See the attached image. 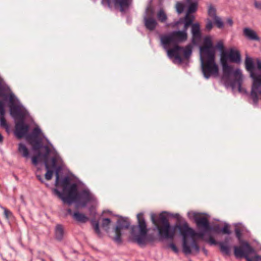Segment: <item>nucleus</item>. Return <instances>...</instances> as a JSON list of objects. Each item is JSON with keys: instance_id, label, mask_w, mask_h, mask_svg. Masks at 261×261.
I'll return each mask as SVG.
<instances>
[{"instance_id": "nucleus-1", "label": "nucleus", "mask_w": 261, "mask_h": 261, "mask_svg": "<svg viewBox=\"0 0 261 261\" xmlns=\"http://www.w3.org/2000/svg\"><path fill=\"white\" fill-rule=\"evenodd\" d=\"M46 172L45 178L49 180L52 178L53 173L56 175V188L53 189L54 194L62 200L65 204V175L64 174V164L61 158L55 155L45 161Z\"/></svg>"}, {"instance_id": "nucleus-2", "label": "nucleus", "mask_w": 261, "mask_h": 261, "mask_svg": "<svg viewBox=\"0 0 261 261\" xmlns=\"http://www.w3.org/2000/svg\"><path fill=\"white\" fill-rule=\"evenodd\" d=\"M75 178V176L66 169V203H75L76 208L84 207L91 200V195L87 190L78 192L77 184H70Z\"/></svg>"}, {"instance_id": "nucleus-3", "label": "nucleus", "mask_w": 261, "mask_h": 261, "mask_svg": "<svg viewBox=\"0 0 261 261\" xmlns=\"http://www.w3.org/2000/svg\"><path fill=\"white\" fill-rule=\"evenodd\" d=\"M178 229L180 233L182 236V251L187 255L191 253L193 249L196 253L199 251V247L194 239L195 237L202 238L204 235L203 232H196L192 228L189 226L188 223L185 221L182 224L175 226Z\"/></svg>"}, {"instance_id": "nucleus-4", "label": "nucleus", "mask_w": 261, "mask_h": 261, "mask_svg": "<svg viewBox=\"0 0 261 261\" xmlns=\"http://www.w3.org/2000/svg\"><path fill=\"white\" fill-rule=\"evenodd\" d=\"M138 224L132 227V234L134 241L140 246L145 245L148 242L153 241L150 235L147 234L148 229L143 213H139L137 216Z\"/></svg>"}, {"instance_id": "nucleus-5", "label": "nucleus", "mask_w": 261, "mask_h": 261, "mask_svg": "<svg viewBox=\"0 0 261 261\" xmlns=\"http://www.w3.org/2000/svg\"><path fill=\"white\" fill-rule=\"evenodd\" d=\"M228 59H229L228 53L225 51L221 53L220 62L222 66V79L227 82L229 80L231 74H232L234 80L231 84L232 87L234 88L236 84H237L239 91L242 92L241 85L243 82V75L241 71L239 68L233 71L232 67L227 63Z\"/></svg>"}, {"instance_id": "nucleus-6", "label": "nucleus", "mask_w": 261, "mask_h": 261, "mask_svg": "<svg viewBox=\"0 0 261 261\" xmlns=\"http://www.w3.org/2000/svg\"><path fill=\"white\" fill-rule=\"evenodd\" d=\"M10 113L11 116L18 121L15 123V134L16 136L21 139L25 136L29 131L28 125L24 123L25 113L20 106L14 103L9 105Z\"/></svg>"}, {"instance_id": "nucleus-7", "label": "nucleus", "mask_w": 261, "mask_h": 261, "mask_svg": "<svg viewBox=\"0 0 261 261\" xmlns=\"http://www.w3.org/2000/svg\"><path fill=\"white\" fill-rule=\"evenodd\" d=\"M151 221L158 229L159 236L164 239H173L175 235V229L171 226L169 220L164 213L159 216L151 214Z\"/></svg>"}, {"instance_id": "nucleus-8", "label": "nucleus", "mask_w": 261, "mask_h": 261, "mask_svg": "<svg viewBox=\"0 0 261 261\" xmlns=\"http://www.w3.org/2000/svg\"><path fill=\"white\" fill-rule=\"evenodd\" d=\"M200 60L202 72L205 79L218 75L219 67L215 62V55L201 56Z\"/></svg>"}, {"instance_id": "nucleus-9", "label": "nucleus", "mask_w": 261, "mask_h": 261, "mask_svg": "<svg viewBox=\"0 0 261 261\" xmlns=\"http://www.w3.org/2000/svg\"><path fill=\"white\" fill-rule=\"evenodd\" d=\"M188 35L185 31H173L168 35L161 36V41L164 47L167 49L170 44L175 45L187 40Z\"/></svg>"}, {"instance_id": "nucleus-10", "label": "nucleus", "mask_w": 261, "mask_h": 261, "mask_svg": "<svg viewBox=\"0 0 261 261\" xmlns=\"http://www.w3.org/2000/svg\"><path fill=\"white\" fill-rule=\"evenodd\" d=\"M254 252V249L247 242H244L240 246L234 247V254L237 258L244 257L247 261H261V256L255 255L250 257L249 255Z\"/></svg>"}, {"instance_id": "nucleus-11", "label": "nucleus", "mask_w": 261, "mask_h": 261, "mask_svg": "<svg viewBox=\"0 0 261 261\" xmlns=\"http://www.w3.org/2000/svg\"><path fill=\"white\" fill-rule=\"evenodd\" d=\"M192 47L191 45H188L185 47L176 45L173 48L167 49L168 55L170 58L174 57L180 63L182 62L181 54H183L184 58L188 59L192 54Z\"/></svg>"}, {"instance_id": "nucleus-12", "label": "nucleus", "mask_w": 261, "mask_h": 261, "mask_svg": "<svg viewBox=\"0 0 261 261\" xmlns=\"http://www.w3.org/2000/svg\"><path fill=\"white\" fill-rule=\"evenodd\" d=\"M9 101V105L16 102V98L10 87L0 78V101Z\"/></svg>"}, {"instance_id": "nucleus-13", "label": "nucleus", "mask_w": 261, "mask_h": 261, "mask_svg": "<svg viewBox=\"0 0 261 261\" xmlns=\"http://www.w3.org/2000/svg\"><path fill=\"white\" fill-rule=\"evenodd\" d=\"M130 225V222L127 218H120L117 222V226L115 228V236L113 240L117 244L122 243L121 231L123 229H127Z\"/></svg>"}, {"instance_id": "nucleus-14", "label": "nucleus", "mask_w": 261, "mask_h": 261, "mask_svg": "<svg viewBox=\"0 0 261 261\" xmlns=\"http://www.w3.org/2000/svg\"><path fill=\"white\" fill-rule=\"evenodd\" d=\"M200 50L202 56L215 55L212 41L210 37H207L204 38V45L200 47Z\"/></svg>"}, {"instance_id": "nucleus-15", "label": "nucleus", "mask_w": 261, "mask_h": 261, "mask_svg": "<svg viewBox=\"0 0 261 261\" xmlns=\"http://www.w3.org/2000/svg\"><path fill=\"white\" fill-rule=\"evenodd\" d=\"M193 218L199 229H203L204 231L211 230V227L207 219L204 217H199L197 214H193Z\"/></svg>"}, {"instance_id": "nucleus-16", "label": "nucleus", "mask_w": 261, "mask_h": 261, "mask_svg": "<svg viewBox=\"0 0 261 261\" xmlns=\"http://www.w3.org/2000/svg\"><path fill=\"white\" fill-rule=\"evenodd\" d=\"M144 24L146 29L149 31H153L158 25V22L153 17L152 14L149 16H145L143 18Z\"/></svg>"}, {"instance_id": "nucleus-17", "label": "nucleus", "mask_w": 261, "mask_h": 261, "mask_svg": "<svg viewBox=\"0 0 261 261\" xmlns=\"http://www.w3.org/2000/svg\"><path fill=\"white\" fill-rule=\"evenodd\" d=\"M192 42L196 43L199 42L201 38V34L200 30V25L198 23H195L192 25Z\"/></svg>"}, {"instance_id": "nucleus-18", "label": "nucleus", "mask_w": 261, "mask_h": 261, "mask_svg": "<svg viewBox=\"0 0 261 261\" xmlns=\"http://www.w3.org/2000/svg\"><path fill=\"white\" fill-rule=\"evenodd\" d=\"M68 212L71 215L73 219L78 223H85L89 220V218L87 217L85 214L81 213L78 211L74 212L72 214L70 210H68Z\"/></svg>"}, {"instance_id": "nucleus-19", "label": "nucleus", "mask_w": 261, "mask_h": 261, "mask_svg": "<svg viewBox=\"0 0 261 261\" xmlns=\"http://www.w3.org/2000/svg\"><path fill=\"white\" fill-rule=\"evenodd\" d=\"M6 101H0V126L5 128H8V125L5 118L6 113L5 104Z\"/></svg>"}, {"instance_id": "nucleus-20", "label": "nucleus", "mask_w": 261, "mask_h": 261, "mask_svg": "<svg viewBox=\"0 0 261 261\" xmlns=\"http://www.w3.org/2000/svg\"><path fill=\"white\" fill-rule=\"evenodd\" d=\"M243 35L248 39L250 40L259 41V38L256 32L253 30L248 28H245L243 29Z\"/></svg>"}, {"instance_id": "nucleus-21", "label": "nucleus", "mask_w": 261, "mask_h": 261, "mask_svg": "<svg viewBox=\"0 0 261 261\" xmlns=\"http://www.w3.org/2000/svg\"><path fill=\"white\" fill-rule=\"evenodd\" d=\"M115 7L119 6L121 12H123L128 8L132 3V0H113Z\"/></svg>"}, {"instance_id": "nucleus-22", "label": "nucleus", "mask_w": 261, "mask_h": 261, "mask_svg": "<svg viewBox=\"0 0 261 261\" xmlns=\"http://www.w3.org/2000/svg\"><path fill=\"white\" fill-rule=\"evenodd\" d=\"M228 57L231 62L239 63L241 62V55L237 50L230 49L228 53Z\"/></svg>"}, {"instance_id": "nucleus-23", "label": "nucleus", "mask_w": 261, "mask_h": 261, "mask_svg": "<svg viewBox=\"0 0 261 261\" xmlns=\"http://www.w3.org/2000/svg\"><path fill=\"white\" fill-rule=\"evenodd\" d=\"M229 240V238H226L225 239L224 242H220L218 243L221 252L223 255L227 256L230 255V247L227 245Z\"/></svg>"}, {"instance_id": "nucleus-24", "label": "nucleus", "mask_w": 261, "mask_h": 261, "mask_svg": "<svg viewBox=\"0 0 261 261\" xmlns=\"http://www.w3.org/2000/svg\"><path fill=\"white\" fill-rule=\"evenodd\" d=\"M56 239L59 241L63 239L64 236V230L61 225H57L55 231Z\"/></svg>"}, {"instance_id": "nucleus-25", "label": "nucleus", "mask_w": 261, "mask_h": 261, "mask_svg": "<svg viewBox=\"0 0 261 261\" xmlns=\"http://www.w3.org/2000/svg\"><path fill=\"white\" fill-rule=\"evenodd\" d=\"M18 150L20 153L24 158H28L29 156V151L27 147L23 143H19L18 145Z\"/></svg>"}, {"instance_id": "nucleus-26", "label": "nucleus", "mask_w": 261, "mask_h": 261, "mask_svg": "<svg viewBox=\"0 0 261 261\" xmlns=\"http://www.w3.org/2000/svg\"><path fill=\"white\" fill-rule=\"evenodd\" d=\"M156 17L159 21L162 23L165 22L168 18L166 13L163 9H160L157 12Z\"/></svg>"}, {"instance_id": "nucleus-27", "label": "nucleus", "mask_w": 261, "mask_h": 261, "mask_svg": "<svg viewBox=\"0 0 261 261\" xmlns=\"http://www.w3.org/2000/svg\"><path fill=\"white\" fill-rule=\"evenodd\" d=\"M184 31H185L186 32L189 26L193 24V18L191 17L190 15H188V14H186V16L184 18Z\"/></svg>"}, {"instance_id": "nucleus-28", "label": "nucleus", "mask_w": 261, "mask_h": 261, "mask_svg": "<svg viewBox=\"0 0 261 261\" xmlns=\"http://www.w3.org/2000/svg\"><path fill=\"white\" fill-rule=\"evenodd\" d=\"M188 3L189 4V5L188 8L187 14H188V15H190V14L196 11L198 6V2L196 1L192 3L191 2Z\"/></svg>"}, {"instance_id": "nucleus-29", "label": "nucleus", "mask_w": 261, "mask_h": 261, "mask_svg": "<svg viewBox=\"0 0 261 261\" xmlns=\"http://www.w3.org/2000/svg\"><path fill=\"white\" fill-rule=\"evenodd\" d=\"M41 129L38 127H35L34 128L31 135L27 137L28 139H38L39 136L41 134Z\"/></svg>"}, {"instance_id": "nucleus-30", "label": "nucleus", "mask_w": 261, "mask_h": 261, "mask_svg": "<svg viewBox=\"0 0 261 261\" xmlns=\"http://www.w3.org/2000/svg\"><path fill=\"white\" fill-rule=\"evenodd\" d=\"M207 13L208 16L213 19L218 17L216 14V9L212 5L208 6Z\"/></svg>"}, {"instance_id": "nucleus-31", "label": "nucleus", "mask_w": 261, "mask_h": 261, "mask_svg": "<svg viewBox=\"0 0 261 261\" xmlns=\"http://www.w3.org/2000/svg\"><path fill=\"white\" fill-rule=\"evenodd\" d=\"M91 224L93 226V228L95 232L97 234L98 237L101 236V233L99 227V223L97 221L91 220Z\"/></svg>"}, {"instance_id": "nucleus-32", "label": "nucleus", "mask_w": 261, "mask_h": 261, "mask_svg": "<svg viewBox=\"0 0 261 261\" xmlns=\"http://www.w3.org/2000/svg\"><path fill=\"white\" fill-rule=\"evenodd\" d=\"M111 222V220L109 218H104L102 220L101 227L107 231H108L109 225Z\"/></svg>"}, {"instance_id": "nucleus-33", "label": "nucleus", "mask_w": 261, "mask_h": 261, "mask_svg": "<svg viewBox=\"0 0 261 261\" xmlns=\"http://www.w3.org/2000/svg\"><path fill=\"white\" fill-rule=\"evenodd\" d=\"M29 141H31V143L33 145V149L35 150H39L41 148V144L39 141L38 139H28Z\"/></svg>"}, {"instance_id": "nucleus-34", "label": "nucleus", "mask_w": 261, "mask_h": 261, "mask_svg": "<svg viewBox=\"0 0 261 261\" xmlns=\"http://www.w3.org/2000/svg\"><path fill=\"white\" fill-rule=\"evenodd\" d=\"M214 20V22L217 26V27L219 29L223 28L224 24V22L222 20L221 18L219 16L213 19Z\"/></svg>"}, {"instance_id": "nucleus-35", "label": "nucleus", "mask_w": 261, "mask_h": 261, "mask_svg": "<svg viewBox=\"0 0 261 261\" xmlns=\"http://www.w3.org/2000/svg\"><path fill=\"white\" fill-rule=\"evenodd\" d=\"M185 9V5L180 2H177L176 4V9L178 13L181 14L183 12Z\"/></svg>"}, {"instance_id": "nucleus-36", "label": "nucleus", "mask_w": 261, "mask_h": 261, "mask_svg": "<svg viewBox=\"0 0 261 261\" xmlns=\"http://www.w3.org/2000/svg\"><path fill=\"white\" fill-rule=\"evenodd\" d=\"M41 155V153L40 151H38V152L36 155L33 156V158L32 159V163L33 165H37L38 161H39V159L40 158Z\"/></svg>"}, {"instance_id": "nucleus-37", "label": "nucleus", "mask_w": 261, "mask_h": 261, "mask_svg": "<svg viewBox=\"0 0 261 261\" xmlns=\"http://www.w3.org/2000/svg\"><path fill=\"white\" fill-rule=\"evenodd\" d=\"M216 48L221 51V53L225 51L224 45L223 41H219L216 45Z\"/></svg>"}, {"instance_id": "nucleus-38", "label": "nucleus", "mask_w": 261, "mask_h": 261, "mask_svg": "<svg viewBox=\"0 0 261 261\" xmlns=\"http://www.w3.org/2000/svg\"><path fill=\"white\" fill-rule=\"evenodd\" d=\"M221 232L224 234H230L231 233V231L229 229V225L228 224L225 225L221 229Z\"/></svg>"}, {"instance_id": "nucleus-39", "label": "nucleus", "mask_w": 261, "mask_h": 261, "mask_svg": "<svg viewBox=\"0 0 261 261\" xmlns=\"http://www.w3.org/2000/svg\"><path fill=\"white\" fill-rule=\"evenodd\" d=\"M4 215L7 219H9L12 216V212L6 208H4Z\"/></svg>"}, {"instance_id": "nucleus-40", "label": "nucleus", "mask_w": 261, "mask_h": 261, "mask_svg": "<svg viewBox=\"0 0 261 261\" xmlns=\"http://www.w3.org/2000/svg\"><path fill=\"white\" fill-rule=\"evenodd\" d=\"M213 27V25L212 21L210 20H208L205 25L206 30L210 31L212 29Z\"/></svg>"}, {"instance_id": "nucleus-41", "label": "nucleus", "mask_w": 261, "mask_h": 261, "mask_svg": "<svg viewBox=\"0 0 261 261\" xmlns=\"http://www.w3.org/2000/svg\"><path fill=\"white\" fill-rule=\"evenodd\" d=\"M236 237L240 240L242 237V233L241 230L239 228H236L234 230Z\"/></svg>"}, {"instance_id": "nucleus-42", "label": "nucleus", "mask_w": 261, "mask_h": 261, "mask_svg": "<svg viewBox=\"0 0 261 261\" xmlns=\"http://www.w3.org/2000/svg\"><path fill=\"white\" fill-rule=\"evenodd\" d=\"M208 243L211 245H216L218 244L219 242H217L212 237H210L208 240Z\"/></svg>"}, {"instance_id": "nucleus-43", "label": "nucleus", "mask_w": 261, "mask_h": 261, "mask_svg": "<svg viewBox=\"0 0 261 261\" xmlns=\"http://www.w3.org/2000/svg\"><path fill=\"white\" fill-rule=\"evenodd\" d=\"M254 5L256 9L261 10V2L254 1Z\"/></svg>"}, {"instance_id": "nucleus-44", "label": "nucleus", "mask_w": 261, "mask_h": 261, "mask_svg": "<svg viewBox=\"0 0 261 261\" xmlns=\"http://www.w3.org/2000/svg\"><path fill=\"white\" fill-rule=\"evenodd\" d=\"M255 61L257 69L261 71V60L259 59H256Z\"/></svg>"}, {"instance_id": "nucleus-45", "label": "nucleus", "mask_w": 261, "mask_h": 261, "mask_svg": "<svg viewBox=\"0 0 261 261\" xmlns=\"http://www.w3.org/2000/svg\"><path fill=\"white\" fill-rule=\"evenodd\" d=\"M170 247L175 253H177L178 252V249L177 247L176 246V245L174 244H173V243L170 244Z\"/></svg>"}, {"instance_id": "nucleus-46", "label": "nucleus", "mask_w": 261, "mask_h": 261, "mask_svg": "<svg viewBox=\"0 0 261 261\" xmlns=\"http://www.w3.org/2000/svg\"><path fill=\"white\" fill-rule=\"evenodd\" d=\"M211 230L217 233H220L221 232V230L218 225L214 227L213 228H211Z\"/></svg>"}, {"instance_id": "nucleus-47", "label": "nucleus", "mask_w": 261, "mask_h": 261, "mask_svg": "<svg viewBox=\"0 0 261 261\" xmlns=\"http://www.w3.org/2000/svg\"><path fill=\"white\" fill-rule=\"evenodd\" d=\"M226 22L231 27L233 25V22L231 18H228L226 19Z\"/></svg>"}, {"instance_id": "nucleus-48", "label": "nucleus", "mask_w": 261, "mask_h": 261, "mask_svg": "<svg viewBox=\"0 0 261 261\" xmlns=\"http://www.w3.org/2000/svg\"><path fill=\"white\" fill-rule=\"evenodd\" d=\"M37 177V178L42 183H43L44 182V180H43V178L41 177V175H37L36 176Z\"/></svg>"}, {"instance_id": "nucleus-49", "label": "nucleus", "mask_w": 261, "mask_h": 261, "mask_svg": "<svg viewBox=\"0 0 261 261\" xmlns=\"http://www.w3.org/2000/svg\"><path fill=\"white\" fill-rule=\"evenodd\" d=\"M3 140V137L1 134H0V142H2Z\"/></svg>"}, {"instance_id": "nucleus-50", "label": "nucleus", "mask_w": 261, "mask_h": 261, "mask_svg": "<svg viewBox=\"0 0 261 261\" xmlns=\"http://www.w3.org/2000/svg\"><path fill=\"white\" fill-rule=\"evenodd\" d=\"M175 218H177V219H178V218H179V214H175Z\"/></svg>"}, {"instance_id": "nucleus-51", "label": "nucleus", "mask_w": 261, "mask_h": 261, "mask_svg": "<svg viewBox=\"0 0 261 261\" xmlns=\"http://www.w3.org/2000/svg\"><path fill=\"white\" fill-rule=\"evenodd\" d=\"M202 250L203 251V252H204L205 254H207L206 250H205L204 248H203Z\"/></svg>"}, {"instance_id": "nucleus-52", "label": "nucleus", "mask_w": 261, "mask_h": 261, "mask_svg": "<svg viewBox=\"0 0 261 261\" xmlns=\"http://www.w3.org/2000/svg\"><path fill=\"white\" fill-rule=\"evenodd\" d=\"M47 154H45V155H44V158H45V159L47 158Z\"/></svg>"}, {"instance_id": "nucleus-53", "label": "nucleus", "mask_w": 261, "mask_h": 261, "mask_svg": "<svg viewBox=\"0 0 261 261\" xmlns=\"http://www.w3.org/2000/svg\"><path fill=\"white\" fill-rule=\"evenodd\" d=\"M187 3H190L192 1V0H186Z\"/></svg>"}, {"instance_id": "nucleus-54", "label": "nucleus", "mask_w": 261, "mask_h": 261, "mask_svg": "<svg viewBox=\"0 0 261 261\" xmlns=\"http://www.w3.org/2000/svg\"><path fill=\"white\" fill-rule=\"evenodd\" d=\"M42 261H44V260L43 259H42Z\"/></svg>"}]
</instances>
